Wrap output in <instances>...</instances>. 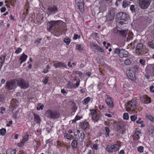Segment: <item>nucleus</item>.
Masks as SVG:
<instances>
[{
	"mask_svg": "<svg viewBox=\"0 0 154 154\" xmlns=\"http://www.w3.org/2000/svg\"><path fill=\"white\" fill-rule=\"evenodd\" d=\"M117 17L119 20H125L127 19L128 16L125 13L120 12L117 14Z\"/></svg>",
	"mask_w": 154,
	"mask_h": 154,
	"instance_id": "nucleus-12",
	"label": "nucleus"
},
{
	"mask_svg": "<svg viewBox=\"0 0 154 154\" xmlns=\"http://www.w3.org/2000/svg\"><path fill=\"white\" fill-rule=\"evenodd\" d=\"M130 118L131 120L132 121H134L137 118V115H134L131 116Z\"/></svg>",
	"mask_w": 154,
	"mask_h": 154,
	"instance_id": "nucleus-43",
	"label": "nucleus"
},
{
	"mask_svg": "<svg viewBox=\"0 0 154 154\" xmlns=\"http://www.w3.org/2000/svg\"><path fill=\"white\" fill-rule=\"evenodd\" d=\"M46 115L48 118L53 119L59 118L60 114L56 110H48L46 111Z\"/></svg>",
	"mask_w": 154,
	"mask_h": 154,
	"instance_id": "nucleus-1",
	"label": "nucleus"
},
{
	"mask_svg": "<svg viewBox=\"0 0 154 154\" xmlns=\"http://www.w3.org/2000/svg\"><path fill=\"white\" fill-rule=\"evenodd\" d=\"M119 149V146L118 145L114 144L111 146H108L106 148L109 152H112L117 151Z\"/></svg>",
	"mask_w": 154,
	"mask_h": 154,
	"instance_id": "nucleus-7",
	"label": "nucleus"
},
{
	"mask_svg": "<svg viewBox=\"0 0 154 154\" xmlns=\"http://www.w3.org/2000/svg\"><path fill=\"white\" fill-rule=\"evenodd\" d=\"M120 51H121V50H120V49L119 48H117L114 51V53L115 54H118L119 55Z\"/></svg>",
	"mask_w": 154,
	"mask_h": 154,
	"instance_id": "nucleus-42",
	"label": "nucleus"
},
{
	"mask_svg": "<svg viewBox=\"0 0 154 154\" xmlns=\"http://www.w3.org/2000/svg\"><path fill=\"white\" fill-rule=\"evenodd\" d=\"M115 12L113 10H110L107 15V19L108 20H112L115 17Z\"/></svg>",
	"mask_w": 154,
	"mask_h": 154,
	"instance_id": "nucleus-13",
	"label": "nucleus"
},
{
	"mask_svg": "<svg viewBox=\"0 0 154 154\" xmlns=\"http://www.w3.org/2000/svg\"><path fill=\"white\" fill-rule=\"evenodd\" d=\"M55 68L60 67L61 66V62H59L54 63L53 65Z\"/></svg>",
	"mask_w": 154,
	"mask_h": 154,
	"instance_id": "nucleus-38",
	"label": "nucleus"
},
{
	"mask_svg": "<svg viewBox=\"0 0 154 154\" xmlns=\"http://www.w3.org/2000/svg\"><path fill=\"white\" fill-rule=\"evenodd\" d=\"M143 45L141 43L138 44L136 47V52L138 54H140L142 51Z\"/></svg>",
	"mask_w": 154,
	"mask_h": 154,
	"instance_id": "nucleus-15",
	"label": "nucleus"
},
{
	"mask_svg": "<svg viewBox=\"0 0 154 154\" xmlns=\"http://www.w3.org/2000/svg\"><path fill=\"white\" fill-rule=\"evenodd\" d=\"M150 0H140L139 5L142 9H146L149 5Z\"/></svg>",
	"mask_w": 154,
	"mask_h": 154,
	"instance_id": "nucleus-5",
	"label": "nucleus"
},
{
	"mask_svg": "<svg viewBox=\"0 0 154 154\" xmlns=\"http://www.w3.org/2000/svg\"><path fill=\"white\" fill-rule=\"evenodd\" d=\"M154 88V87L153 86H151L150 87V91L153 92H154V90H153V88Z\"/></svg>",
	"mask_w": 154,
	"mask_h": 154,
	"instance_id": "nucleus-63",
	"label": "nucleus"
},
{
	"mask_svg": "<svg viewBox=\"0 0 154 154\" xmlns=\"http://www.w3.org/2000/svg\"><path fill=\"white\" fill-rule=\"evenodd\" d=\"M58 11V8L55 5L49 7L47 9V13L49 15L54 14Z\"/></svg>",
	"mask_w": 154,
	"mask_h": 154,
	"instance_id": "nucleus-6",
	"label": "nucleus"
},
{
	"mask_svg": "<svg viewBox=\"0 0 154 154\" xmlns=\"http://www.w3.org/2000/svg\"><path fill=\"white\" fill-rule=\"evenodd\" d=\"M48 77H45V79L43 82V83L45 84H46L48 82Z\"/></svg>",
	"mask_w": 154,
	"mask_h": 154,
	"instance_id": "nucleus-50",
	"label": "nucleus"
},
{
	"mask_svg": "<svg viewBox=\"0 0 154 154\" xmlns=\"http://www.w3.org/2000/svg\"><path fill=\"white\" fill-rule=\"evenodd\" d=\"M154 69V64L148 65L146 68V71L147 73H153Z\"/></svg>",
	"mask_w": 154,
	"mask_h": 154,
	"instance_id": "nucleus-14",
	"label": "nucleus"
},
{
	"mask_svg": "<svg viewBox=\"0 0 154 154\" xmlns=\"http://www.w3.org/2000/svg\"><path fill=\"white\" fill-rule=\"evenodd\" d=\"M148 133V134L150 136H154V126H151L149 127Z\"/></svg>",
	"mask_w": 154,
	"mask_h": 154,
	"instance_id": "nucleus-21",
	"label": "nucleus"
},
{
	"mask_svg": "<svg viewBox=\"0 0 154 154\" xmlns=\"http://www.w3.org/2000/svg\"><path fill=\"white\" fill-rule=\"evenodd\" d=\"M6 133V130L5 128H2L0 130V134L4 136Z\"/></svg>",
	"mask_w": 154,
	"mask_h": 154,
	"instance_id": "nucleus-32",
	"label": "nucleus"
},
{
	"mask_svg": "<svg viewBox=\"0 0 154 154\" xmlns=\"http://www.w3.org/2000/svg\"><path fill=\"white\" fill-rule=\"evenodd\" d=\"M106 101L109 107H112L113 106V102L111 98L109 97V96H107V97L106 99Z\"/></svg>",
	"mask_w": 154,
	"mask_h": 154,
	"instance_id": "nucleus-20",
	"label": "nucleus"
},
{
	"mask_svg": "<svg viewBox=\"0 0 154 154\" xmlns=\"http://www.w3.org/2000/svg\"><path fill=\"white\" fill-rule=\"evenodd\" d=\"M64 42L67 45H68L70 42V39L69 38H65L64 40Z\"/></svg>",
	"mask_w": 154,
	"mask_h": 154,
	"instance_id": "nucleus-41",
	"label": "nucleus"
},
{
	"mask_svg": "<svg viewBox=\"0 0 154 154\" xmlns=\"http://www.w3.org/2000/svg\"><path fill=\"white\" fill-rule=\"evenodd\" d=\"M90 111L93 120L94 122H97L99 118L97 115L96 111L94 109L91 110Z\"/></svg>",
	"mask_w": 154,
	"mask_h": 154,
	"instance_id": "nucleus-10",
	"label": "nucleus"
},
{
	"mask_svg": "<svg viewBox=\"0 0 154 154\" xmlns=\"http://www.w3.org/2000/svg\"><path fill=\"white\" fill-rule=\"evenodd\" d=\"M123 119H124L128 120L129 119L128 114L127 113H125L123 114Z\"/></svg>",
	"mask_w": 154,
	"mask_h": 154,
	"instance_id": "nucleus-39",
	"label": "nucleus"
},
{
	"mask_svg": "<svg viewBox=\"0 0 154 154\" xmlns=\"http://www.w3.org/2000/svg\"><path fill=\"white\" fill-rule=\"evenodd\" d=\"M141 101L143 103L148 104L150 103V98L147 96H142L140 98Z\"/></svg>",
	"mask_w": 154,
	"mask_h": 154,
	"instance_id": "nucleus-16",
	"label": "nucleus"
},
{
	"mask_svg": "<svg viewBox=\"0 0 154 154\" xmlns=\"http://www.w3.org/2000/svg\"><path fill=\"white\" fill-rule=\"evenodd\" d=\"M77 140H74L72 142L71 145L73 149L75 148L78 145Z\"/></svg>",
	"mask_w": 154,
	"mask_h": 154,
	"instance_id": "nucleus-26",
	"label": "nucleus"
},
{
	"mask_svg": "<svg viewBox=\"0 0 154 154\" xmlns=\"http://www.w3.org/2000/svg\"><path fill=\"white\" fill-rule=\"evenodd\" d=\"M140 120H141V118H139V120H137L136 121L137 123V124H141V123H142V122H143V121H140Z\"/></svg>",
	"mask_w": 154,
	"mask_h": 154,
	"instance_id": "nucleus-59",
	"label": "nucleus"
},
{
	"mask_svg": "<svg viewBox=\"0 0 154 154\" xmlns=\"http://www.w3.org/2000/svg\"><path fill=\"white\" fill-rule=\"evenodd\" d=\"M136 100H135L129 102L126 107L127 110L128 112H132L136 108Z\"/></svg>",
	"mask_w": 154,
	"mask_h": 154,
	"instance_id": "nucleus-2",
	"label": "nucleus"
},
{
	"mask_svg": "<svg viewBox=\"0 0 154 154\" xmlns=\"http://www.w3.org/2000/svg\"><path fill=\"white\" fill-rule=\"evenodd\" d=\"M75 3L81 11H84V2L83 0H76Z\"/></svg>",
	"mask_w": 154,
	"mask_h": 154,
	"instance_id": "nucleus-11",
	"label": "nucleus"
},
{
	"mask_svg": "<svg viewBox=\"0 0 154 154\" xmlns=\"http://www.w3.org/2000/svg\"><path fill=\"white\" fill-rule=\"evenodd\" d=\"M17 84L21 88L26 89L29 87L28 82L22 79H20L17 81Z\"/></svg>",
	"mask_w": 154,
	"mask_h": 154,
	"instance_id": "nucleus-3",
	"label": "nucleus"
},
{
	"mask_svg": "<svg viewBox=\"0 0 154 154\" xmlns=\"http://www.w3.org/2000/svg\"><path fill=\"white\" fill-rule=\"evenodd\" d=\"M24 143L25 142L22 141L20 143H18V145L20 146H21L24 144Z\"/></svg>",
	"mask_w": 154,
	"mask_h": 154,
	"instance_id": "nucleus-58",
	"label": "nucleus"
},
{
	"mask_svg": "<svg viewBox=\"0 0 154 154\" xmlns=\"http://www.w3.org/2000/svg\"><path fill=\"white\" fill-rule=\"evenodd\" d=\"M105 129L106 131V137L109 136V128L107 127H105Z\"/></svg>",
	"mask_w": 154,
	"mask_h": 154,
	"instance_id": "nucleus-35",
	"label": "nucleus"
},
{
	"mask_svg": "<svg viewBox=\"0 0 154 154\" xmlns=\"http://www.w3.org/2000/svg\"><path fill=\"white\" fill-rule=\"evenodd\" d=\"M121 126L120 125L118 124L116 127L117 130L118 131H120L121 129Z\"/></svg>",
	"mask_w": 154,
	"mask_h": 154,
	"instance_id": "nucleus-54",
	"label": "nucleus"
},
{
	"mask_svg": "<svg viewBox=\"0 0 154 154\" xmlns=\"http://www.w3.org/2000/svg\"><path fill=\"white\" fill-rule=\"evenodd\" d=\"M148 45L151 48H154V41H152L149 42Z\"/></svg>",
	"mask_w": 154,
	"mask_h": 154,
	"instance_id": "nucleus-37",
	"label": "nucleus"
},
{
	"mask_svg": "<svg viewBox=\"0 0 154 154\" xmlns=\"http://www.w3.org/2000/svg\"><path fill=\"white\" fill-rule=\"evenodd\" d=\"M129 4L130 3L129 2H128L127 0H124L123 2L122 7L124 8H125L128 6Z\"/></svg>",
	"mask_w": 154,
	"mask_h": 154,
	"instance_id": "nucleus-28",
	"label": "nucleus"
},
{
	"mask_svg": "<svg viewBox=\"0 0 154 154\" xmlns=\"http://www.w3.org/2000/svg\"><path fill=\"white\" fill-rule=\"evenodd\" d=\"M128 52L124 49L121 50L119 56L121 57H126L128 56Z\"/></svg>",
	"mask_w": 154,
	"mask_h": 154,
	"instance_id": "nucleus-19",
	"label": "nucleus"
},
{
	"mask_svg": "<svg viewBox=\"0 0 154 154\" xmlns=\"http://www.w3.org/2000/svg\"><path fill=\"white\" fill-rule=\"evenodd\" d=\"M16 83L14 81H7L5 88L8 90H11L15 87Z\"/></svg>",
	"mask_w": 154,
	"mask_h": 154,
	"instance_id": "nucleus-9",
	"label": "nucleus"
},
{
	"mask_svg": "<svg viewBox=\"0 0 154 154\" xmlns=\"http://www.w3.org/2000/svg\"><path fill=\"white\" fill-rule=\"evenodd\" d=\"M80 37V35H78L77 34H74V36L73 37V39L74 40H76L77 38H79Z\"/></svg>",
	"mask_w": 154,
	"mask_h": 154,
	"instance_id": "nucleus-51",
	"label": "nucleus"
},
{
	"mask_svg": "<svg viewBox=\"0 0 154 154\" xmlns=\"http://www.w3.org/2000/svg\"><path fill=\"white\" fill-rule=\"evenodd\" d=\"M16 151L15 150L10 149L8 150L6 154H15Z\"/></svg>",
	"mask_w": 154,
	"mask_h": 154,
	"instance_id": "nucleus-30",
	"label": "nucleus"
},
{
	"mask_svg": "<svg viewBox=\"0 0 154 154\" xmlns=\"http://www.w3.org/2000/svg\"><path fill=\"white\" fill-rule=\"evenodd\" d=\"M90 100V97H87L85 98L84 100L83 101L84 102L83 103V104L87 103L88 102H89Z\"/></svg>",
	"mask_w": 154,
	"mask_h": 154,
	"instance_id": "nucleus-44",
	"label": "nucleus"
},
{
	"mask_svg": "<svg viewBox=\"0 0 154 154\" xmlns=\"http://www.w3.org/2000/svg\"><path fill=\"white\" fill-rule=\"evenodd\" d=\"M127 75L129 79L132 81H134L136 78L133 71L130 69H128L126 71Z\"/></svg>",
	"mask_w": 154,
	"mask_h": 154,
	"instance_id": "nucleus-8",
	"label": "nucleus"
},
{
	"mask_svg": "<svg viewBox=\"0 0 154 154\" xmlns=\"http://www.w3.org/2000/svg\"><path fill=\"white\" fill-rule=\"evenodd\" d=\"M44 106L43 105H38V107H37L36 109L37 110H39L40 109L42 110L43 109L44 107Z\"/></svg>",
	"mask_w": 154,
	"mask_h": 154,
	"instance_id": "nucleus-49",
	"label": "nucleus"
},
{
	"mask_svg": "<svg viewBox=\"0 0 154 154\" xmlns=\"http://www.w3.org/2000/svg\"><path fill=\"white\" fill-rule=\"evenodd\" d=\"M1 12H4L5 11L6 8L5 7H3L1 8Z\"/></svg>",
	"mask_w": 154,
	"mask_h": 154,
	"instance_id": "nucleus-60",
	"label": "nucleus"
},
{
	"mask_svg": "<svg viewBox=\"0 0 154 154\" xmlns=\"http://www.w3.org/2000/svg\"><path fill=\"white\" fill-rule=\"evenodd\" d=\"M119 154H125V152L124 150H122L120 151Z\"/></svg>",
	"mask_w": 154,
	"mask_h": 154,
	"instance_id": "nucleus-64",
	"label": "nucleus"
},
{
	"mask_svg": "<svg viewBox=\"0 0 154 154\" xmlns=\"http://www.w3.org/2000/svg\"><path fill=\"white\" fill-rule=\"evenodd\" d=\"M4 101V98L0 96V103H2Z\"/></svg>",
	"mask_w": 154,
	"mask_h": 154,
	"instance_id": "nucleus-62",
	"label": "nucleus"
},
{
	"mask_svg": "<svg viewBox=\"0 0 154 154\" xmlns=\"http://www.w3.org/2000/svg\"><path fill=\"white\" fill-rule=\"evenodd\" d=\"M34 116V121L36 123H40L41 121V119H40L38 115L33 113Z\"/></svg>",
	"mask_w": 154,
	"mask_h": 154,
	"instance_id": "nucleus-23",
	"label": "nucleus"
},
{
	"mask_svg": "<svg viewBox=\"0 0 154 154\" xmlns=\"http://www.w3.org/2000/svg\"><path fill=\"white\" fill-rule=\"evenodd\" d=\"M61 66H62L63 67H64L66 68H67V66L64 63H62V62H61Z\"/></svg>",
	"mask_w": 154,
	"mask_h": 154,
	"instance_id": "nucleus-57",
	"label": "nucleus"
},
{
	"mask_svg": "<svg viewBox=\"0 0 154 154\" xmlns=\"http://www.w3.org/2000/svg\"><path fill=\"white\" fill-rule=\"evenodd\" d=\"M42 40V38H38L35 41V43L36 44L38 45L40 43V42L41 40Z\"/></svg>",
	"mask_w": 154,
	"mask_h": 154,
	"instance_id": "nucleus-46",
	"label": "nucleus"
},
{
	"mask_svg": "<svg viewBox=\"0 0 154 154\" xmlns=\"http://www.w3.org/2000/svg\"><path fill=\"white\" fill-rule=\"evenodd\" d=\"M60 22V21L59 20L57 21L52 20L49 22L48 23V26H49V28H47L49 32H51V29L59 25Z\"/></svg>",
	"mask_w": 154,
	"mask_h": 154,
	"instance_id": "nucleus-4",
	"label": "nucleus"
},
{
	"mask_svg": "<svg viewBox=\"0 0 154 154\" xmlns=\"http://www.w3.org/2000/svg\"><path fill=\"white\" fill-rule=\"evenodd\" d=\"M93 147L94 149L95 150H98V146L96 144L93 145Z\"/></svg>",
	"mask_w": 154,
	"mask_h": 154,
	"instance_id": "nucleus-55",
	"label": "nucleus"
},
{
	"mask_svg": "<svg viewBox=\"0 0 154 154\" xmlns=\"http://www.w3.org/2000/svg\"><path fill=\"white\" fill-rule=\"evenodd\" d=\"M76 48L77 49L80 51L82 50V48L81 47V45H77L76 46Z\"/></svg>",
	"mask_w": 154,
	"mask_h": 154,
	"instance_id": "nucleus-53",
	"label": "nucleus"
},
{
	"mask_svg": "<svg viewBox=\"0 0 154 154\" xmlns=\"http://www.w3.org/2000/svg\"><path fill=\"white\" fill-rule=\"evenodd\" d=\"M80 130H78L76 132H74V136L75 137V140H76V137H78V134H80Z\"/></svg>",
	"mask_w": 154,
	"mask_h": 154,
	"instance_id": "nucleus-36",
	"label": "nucleus"
},
{
	"mask_svg": "<svg viewBox=\"0 0 154 154\" xmlns=\"http://www.w3.org/2000/svg\"><path fill=\"white\" fill-rule=\"evenodd\" d=\"M27 56L24 54H23L20 57V63L21 64L23 62H25L27 58Z\"/></svg>",
	"mask_w": 154,
	"mask_h": 154,
	"instance_id": "nucleus-24",
	"label": "nucleus"
},
{
	"mask_svg": "<svg viewBox=\"0 0 154 154\" xmlns=\"http://www.w3.org/2000/svg\"><path fill=\"white\" fill-rule=\"evenodd\" d=\"M139 63L141 64V65L144 66L145 64L146 61L145 60L142 59H140L139 60Z\"/></svg>",
	"mask_w": 154,
	"mask_h": 154,
	"instance_id": "nucleus-34",
	"label": "nucleus"
},
{
	"mask_svg": "<svg viewBox=\"0 0 154 154\" xmlns=\"http://www.w3.org/2000/svg\"><path fill=\"white\" fill-rule=\"evenodd\" d=\"M80 81L79 80L77 81V83L76 84H73L72 85V86L70 84V82H69L68 83V88H72V87H73V88H77L79 85V84H80Z\"/></svg>",
	"mask_w": 154,
	"mask_h": 154,
	"instance_id": "nucleus-22",
	"label": "nucleus"
},
{
	"mask_svg": "<svg viewBox=\"0 0 154 154\" xmlns=\"http://www.w3.org/2000/svg\"><path fill=\"white\" fill-rule=\"evenodd\" d=\"M92 46L94 47V51L95 52L98 51L101 52H104L103 49L98 45L93 44L92 45Z\"/></svg>",
	"mask_w": 154,
	"mask_h": 154,
	"instance_id": "nucleus-17",
	"label": "nucleus"
},
{
	"mask_svg": "<svg viewBox=\"0 0 154 154\" xmlns=\"http://www.w3.org/2000/svg\"><path fill=\"white\" fill-rule=\"evenodd\" d=\"M22 51V49L20 48H18L15 51V53L16 54H18L20 53Z\"/></svg>",
	"mask_w": 154,
	"mask_h": 154,
	"instance_id": "nucleus-52",
	"label": "nucleus"
},
{
	"mask_svg": "<svg viewBox=\"0 0 154 154\" xmlns=\"http://www.w3.org/2000/svg\"><path fill=\"white\" fill-rule=\"evenodd\" d=\"M146 117L150 121L154 122V117L150 115H147Z\"/></svg>",
	"mask_w": 154,
	"mask_h": 154,
	"instance_id": "nucleus-29",
	"label": "nucleus"
},
{
	"mask_svg": "<svg viewBox=\"0 0 154 154\" xmlns=\"http://www.w3.org/2000/svg\"><path fill=\"white\" fill-rule=\"evenodd\" d=\"M81 126L82 128L83 129L85 130L88 127L89 125L88 123L82 122L81 123Z\"/></svg>",
	"mask_w": 154,
	"mask_h": 154,
	"instance_id": "nucleus-25",
	"label": "nucleus"
},
{
	"mask_svg": "<svg viewBox=\"0 0 154 154\" xmlns=\"http://www.w3.org/2000/svg\"><path fill=\"white\" fill-rule=\"evenodd\" d=\"M119 32L121 33V35L123 36H125L128 32V31L127 30H123L119 31Z\"/></svg>",
	"mask_w": 154,
	"mask_h": 154,
	"instance_id": "nucleus-27",
	"label": "nucleus"
},
{
	"mask_svg": "<svg viewBox=\"0 0 154 154\" xmlns=\"http://www.w3.org/2000/svg\"><path fill=\"white\" fill-rule=\"evenodd\" d=\"M85 137V134L82 132L78 134V137H76V140L80 142H82Z\"/></svg>",
	"mask_w": 154,
	"mask_h": 154,
	"instance_id": "nucleus-18",
	"label": "nucleus"
},
{
	"mask_svg": "<svg viewBox=\"0 0 154 154\" xmlns=\"http://www.w3.org/2000/svg\"><path fill=\"white\" fill-rule=\"evenodd\" d=\"M140 134L141 132L140 131H136L134 134V136L136 138L139 139V135Z\"/></svg>",
	"mask_w": 154,
	"mask_h": 154,
	"instance_id": "nucleus-31",
	"label": "nucleus"
},
{
	"mask_svg": "<svg viewBox=\"0 0 154 154\" xmlns=\"http://www.w3.org/2000/svg\"><path fill=\"white\" fill-rule=\"evenodd\" d=\"M29 137L28 135L27 134L26 135L24 136L23 137V140L25 143L28 140Z\"/></svg>",
	"mask_w": 154,
	"mask_h": 154,
	"instance_id": "nucleus-47",
	"label": "nucleus"
},
{
	"mask_svg": "<svg viewBox=\"0 0 154 154\" xmlns=\"http://www.w3.org/2000/svg\"><path fill=\"white\" fill-rule=\"evenodd\" d=\"M81 118H82L81 117H80L78 116H76V117L75 119V120H76V121H77V120L80 119Z\"/></svg>",
	"mask_w": 154,
	"mask_h": 154,
	"instance_id": "nucleus-61",
	"label": "nucleus"
},
{
	"mask_svg": "<svg viewBox=\"0 0 154 154\" xmlns=\"http://www.w3.org/2000/svg\"><path fill=\"white\" fill-rule=\"evenodd\" d=\"M125 64L127 65H130L131 63V61L129 59H126L124 62Z\"/></svg>",
	"mask_w": 154,
	"mask_h": 154,
	"instance_id": "nucleus-40",
	"label": "nucleus"
},
{
	"mask_svg": "<svg viewBox=\"0 0 154 154\" xmlns=\"http://www.w3.org/2000/svg\"><path fill=\"white\" fill-rule=\"evenodd\" d=\"M64 137L69 140H71L72 138V135L67 134H65L64 135Z\"/></svg>",
	"mask_w": 154,
	"mask_h": 154,
	"instance_id": "nucleus-33",
	"label": "nucleus"
},
{
	"mask_svg": "<svg viewBox=\"0 0 154 154\" xmlns=\"http://www.w3.org/2000/svg\"><path fill=\"white\" fill-rule=\"evenodd\" d=\"M0 109L1 110L0 113L2 114H3V111H5V108H4V107H1Z\"/></svg>",
	"mask_w": 154,
	"mask_h": 154,
	"instance_id": "nucleus-56",
	"label": "nucleus"
},
{
	"mask_svg": "<svg viewBox=\"0 0 154 154\" xmlns=\"http://www.w3.org/2000/svg\"><path fill=\"white\" fill-rule=\"evenodd\" d=\"M130 10L132 12H135V9L134 6L132 5L130 6Z\"/></svg>",
	"mask_w": 154,
	"mask_h": 154,
	"instance_id": "nucleus-48",
	"label": "nucleus"
},
{
	"mask_svg": "<svg viewBox=\"0 0 154 154\" xmlns=\"http://www.w3.org/2000/svg\"><path fill=\"white\" fill-rule=\"evenodd\" d=\"M138 151L140 152H143V147L142 146H140L137 148Z\"/></svg>",
	"mask_w": 154,
	"mask_h": 154,
	"instance_id": "nucleus-45",
	"label": "nucleus"
}]
</instances>
